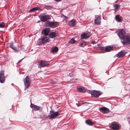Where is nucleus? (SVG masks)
Here are the masks:
<instances>
[{"instance_id":"f257e3e1","label":"nucleus","mask_w":130,"mask_h":130,"mask_svg":"<svg viewBox=\"0 0 130 130\" xmlns=\"http://www.w3.org/2000/svg\"><path fill=\"white\" fill-rule=\"evenodd\" d=\"M60 112V111L55 112L53 110H50V115L48 116V117H50L48 119H51L56 118L57 116L61 115V113Z\"/></svg>"},{"instance_id":"f03ea898","label":"nucleus","mask_w":130,"mask_h":130,"mask_svg":"<svg viewBox=\"0 0 130 130\" xmlns=\"http://www.w3.org/2000/svg\"><path fill=\"white\" fill-rule=\"evenodd\" d=\"M45 24L46 26L54 27H57L58 25V23L57 22H50L48 21H46L45 23Z\"/></svg>"},{"instance_id":"7ed1b4c3","label":"nucleus","mask_w":130,"mask_h":130,"mask_svg":"<svg viewBox=\"0 0 130 130\" xmlns=\"http://www.w3.org/2000/svg\"><path fill=\"white\" fill-rule=\"evenodd\" d=\"M122 41L121 42L123 44H130V36L129 35H125L122 39Z\"/></svg>"},{"instance_id":"20e7f679","label":"nucleus","mask_w":130,"mask_h":130,"mask_svg":"<svg viewBox=\"0 0 130 130\" xmlns=\"http://www.w3.org/2000/svg\"><path fill=\"white\" fill-rule=\"evenodd\" d=\"M49 62L44 60H41L38 62L37 63V65L39 68L42 67H45V66L49 64Z\"/></svg>"},{"instance_id":"39448f33","label":"nucleus","mask_w":130,"mask_h":130,"mask_svg":"<svg viewBox=\"0 0 130 130\" xmlns=\"http://www.w3.org/2000/svg\"><path fill=\"white\" fill-rule=\"evenodd\" d=\"M109 127L112 130H118L120 128L119 124L115 122H112L111 123Z\"/></svg>"},{"instance_id":"423d86ee","label":"nucleus","mask_w":130,"mask_h":130,"mask_svg":"<svg viewBox=\"0 0 130 130\" xmlns=\"http://www.w3.org/2000/svg\"><path fill=\"white\" fill-rule=\"evenodd\" d=\"M24 84L25 86V89L28 88L29 86L31 79L28 76H27L24 80Z\"/></svg>"},{"instance_id":"0eeeda50","label":"nucleus","mask_w":130,"mask_h":130,"mask_svg":"<svg viewBox=\"0 0 130 130\" xmlns=\"http://www.w3.org/2000/svg\"><path fill=\"white\" fill-rule=\"evenodd\" d=\"M102 93V92L99 91L94 90L92 92L91 94L92 96L96 98H98Z\"/></svg>"},{"instance_id":"6e6552de","label":"nucleus","mask_w":130,"mask_h":130,"mask_svg":"<svg viewBox=\"0 0 130 130\" xmlns=\"http://www.w3.org/2000/svg\"><path fill=\"white\" fill-rule=\"evenodd\" d=\"M125 32L123 29L120 30L118 34V35L120 39H122L125 36Z\"/></svg>"},{"instance_id":"1a4fd4ad","label":"nucleus","mask_w":130,"mask_h":130,"mask_svg":"<svg viewBox=\"0 0 130 130\" xmlns=\"http://www.w3.org/2000/svg\"><path fill=\"white\" fill-rule=\"evenodd\" d=\"M31 107L33 110L35 111L39 110L40 111H41L42 110V108L41 107L38 106L34 104H31Z\"/></svg>"},{"instance_id":"9d476101","label":"nucleus","mask_w":130,"mask_h":130,"mask_svg":"<svg viewBox=\"0 0 130 130\" xmlns=\"http://www.w3.org/2000/svg\"><path fill=\"white\" fill-rule=\"evenodd\" d=\"M95 19L94 20L95 23L97 25L100 24L101 23V16L99 15L95 16Z\"/></svg>"},{"instance_id":"9b49d317","label":"nucleus","mask_w":130,"mask_h":130,"mask_svg":"<svg viewBox=\"0 0 130 130\" xmlns=\"http://www.w3.org/2000/svg\"><path fill=\"white\" fill-rule=\"evenodd\" d=\"M50 16L48 15H44L41 17V21L43 22H45L47 21V20L50 19Z\"/></svg>"},{"instance_id":"f8f14e48","label":"nucleus","mask_w":130,"mask_h":130,"mask_svg":"<svg viewBox=\"0 0 130 130\" xmlns=\"http://www.w3.org/2000/svg\"><path fill=\"white\" fill-rule=\"evenodd\" d=\"M100 109L101 112L104 114L107 113L109 112V109L106 107H102Z\"/></svg>"},{"instance_id":"ddd939ff","label":"nucleus","mask_w":130,"mask_h":130,"mask_svg":"<svg viewBox=\"0 0 130 130\" xmlns=\"http://www.w3.org/2000/svg\"><path fill=\"white\" fill-rule=\"evenodd\" d=\"M50 30V29L49 28H46L42 30V34L44 35L45 36H47L48 35Z\"/></svg>"},{"instance_id":"4468645a","label":"nucleus","mask_w":130,"mask_h":130,"mask_svg":"<svg viewBox=\"0 0 130 130\" xmlns=\"http://www.w3.org/2000/svg\"><path fill=\"white\" fill-rule=\"evenodd\" d=\"M5 77L3 72H0V82L1 83H4L5 80Z\"/></svg>"},{"instance_id":"2eb2a0df","label":"nucleus","mask_w":130,"mask_h":130,"mask_svg":"<svg viewBox=\"0 0 130 130\" xmlns=\"http://www.w3.org/2000/svg\"><path fill=\"white\" fill-rule=\"evenodd\" d=\"M125 53L124 52L121 51L119 52L116 55V56L117 57L119 58L121 57H123L125 56Z\"/></svg>"},{"instance_id":"dca6fc26","label":"nucleus","mask_w":130,"mask_h":130,"mask_svg":"<svg viewBox=\"0 0 130 130\" xmlns=\"http://www.w3.org/2000/svg\"><path fill=\"white\" fill-rule=\"evenodd\" d=\"M42 44H43L48 41V38L47 37H43L41 39Z\"/></svg>"},{"instance_id":"f3484780","label":"nucleus","mask_w":130,"mask_h":130,"mask_svg":"<svg viewBox=\"0 0 130 130\" xmlns=\"http://www.w3.org/2000/svg\"><path fill=\"white\" fill-rule=\"evenodd\" d=\"M89 43V42H87L85 41H83L79 43V45L81 47H84L86 45H87Z\"/></svg>"},{"instance_id":"a211bd4d","label":"nucleus","mask_w":130,"mask_h":130,"mask_svg":"<svg viewBox=\"0 0 130 130\" xmlns=\"http://www.w3.org/2000/svg\"><path fill=\"white\" fill-rule=\"evenodd\" d=\"M10 47L12 49L14 50V52H17L18 51V50L17 48L13 46V44L12 43H11L10 45Z\"/></svg>"},{"instance_id":"6ab92c4d","label":"nucleus","mask_w":130,"mask_h":130,"mask_svg":"<svg viewBox=\"0 0 130 130\" xmlns=\"http://www.w3.org/2000/svg\"><path fill=\"white\" fill-rule=\"evenodd\" d=\"M75 22L74 20L70 21L69 23V25L70 26H74L75 25Z\"/></svg>"},{"instance_id":"aec40b11","label":"nucleus","mask_w":130,"mask_h":130,"mask_svg":"<svg viewBox=\"0 0 130 130\" xmlns=\"http://www.w3.org/2000/svg\"><path fill=\"white\" fill-rule=\"evenodd\" d=\"M121 18V17L120 15H116L115 17V19L118 22H121L122 21Z\"/></svg>"},{"instance_id":"412c9836","label":"nucleus","mask_w":130,"mask_h":130,"mask_svg":"<svg viewBox=\"0 0 130 130\" xmlns=\"http://www.w3.org/2000/svg\"><path fill=\"white\" fill-rule=\"evenodd\" d=\"M56 36V33L55 32H52L50 33L49 37L51 38H53L55 37Z\"/></svg>"},{"instance_id":"4be33fe9","label":"nucleus","mask_w":130,"mask_h":130,"mask_svg":"<svg viewBox=\"0 0 130 130\" xmlns=\"http://www.w3.org/2000/svg\"><path fill=\"white\" fill-rule=\"evenodd\" d=\"M39 9L38 7H35L32 8L31 9H30L29 11V12L31 13L32 12H34L36 10H38Z\"/></svg>"},{"instance_id":"5701e85b","label":"nucleus","mask_w":130,"mask_h":130,"mask_svg":"<svg viewBox=\"0 0 130 130\" xmlns=\"http://www.w3.org/2000/svg\"><path fill=\"white\" fill-rule=\"evenodd\" d=\"M58 50V48L57 47L54 46L52 48L51 50V51L53 53L57 52Z\"/></svg>"},{"instance_id":"b1692460","label":"nucleus","mask_w":130,"mask_h":130,"mask_svg":"<svg viewBox=\"0 0 130 130\" xmlns=\"http://www.w3.org/2000/svg\"><path fill=\"white\" fill-rule=\"evenodd\" d=\"M113 49V47L111 46H107L105 48V51L106 52H109L112 50Z\"/></svg>"},{"instance_id":"393cba45","label":"nucleus","mask_w":130,"mask_h":130,"mask_svg":"<svg viewBox=\"0 0 130 130\" xmlns=\"http://www.w3.org/2000/svg\"><path fill=\"white\" fill-rule=\"evenodd\" d=\"M86 123L89 125H92L93 124V122H91L90 120H87L86 121Z\"/></svg>"},{"instance_id":"a878e982","label":"nucleus","mask_w":130,"mask_h":130,"mask_svg":"<svg viewBox=\"0 0 130 130\" xmlns=\"http://www.w3.org/2000/svg\"><path fill=\"white\" fill-rule=\"evenodd\" d=\"M88 103L87 102H84V103H82V102H79V103L77 105L78 106H80L82 104H84V105L87 106L88 105Z\"/></svg>"},{"instance_id":"bb28decb","label":"nucleus","mask_w":130,"mask_h":130,"mask_svg":"<svg viewBox=\"0 0 130 130\" xmlns=\"http://www.w3.org/2000/svg\"><path fill=\"white\" fill-rule=\"evenodd\" d=\"M86 35L85 34H84L81 35L80 38L82 39H86Z\"/></svg>"},{"instance_id":"cd10ccee","label":"nucleus","mask_w":130,"mask_h":130,"mask_svg":"<svg viewBox=\"0 0 130 130\" xmlns=\"http://www.w3.org/2000/svg\"><path fill=\"white\" fill-rule=\"evenodd\" d=\"M76 41L74 40V39L72 38L68 42L69 43H73L75 42Z\"/></svg>"},{"instance_id":"c85d7f7f","label":"nucleus","mask_w":130,"mask_h":130,"mask_svg":"<svg viewBox=\"0 0 130 130\" xmlns=\"http://www.w3.org/2000/svg\"><path fill=\"white\" fill-rule=\"evenodd\" d=\"M77 89L80 92H84V90L81 88H78Z\"/></svg>"},{"instance_id":"c756f323","label":"nucleus","mask_w":130,"mask_h":130,"mask_svg":"<svg viewBox=\"0 0 130 130\" xmlns=\"http://www.w3.org/2000/svg\"><path fill=\"white\" fill-rule=\"evenodd\" d=\"M52 7L51 6L48 5V6H46L45 5L44 6V8L45 9H46L47 10L49 9H50Z\"/></svg>"},{"instance_id":"7c9ffc66","label":"nucleus","mask_w":130,"mask_h":130,"mask_svg":"<svg viewBox=\"0 0 130 130\" xmlns=\"http://www.w3.org/2000/svg\"><path fill=\"white\" fill-rule=\"evenodd\" d=\"M119 5L117 4H116L114 5V7L115 10H116L118 8Z\"/></svg>"},{"instance_id":"2f4dec72","label":"nucleus","mask_w":130,"mask_h":130,"mask_svg":"<svg viewBox=\"0 0 130 130\" xmlns=\"http://www.w3.org/2000/svg\"><path fill=\"white\" fill-rule=\"evenodd\" d=\"M5 26V24L4 23L0 24V27H3Z\"/></svg>"},{"instance_id":"473e14b6","label":"nucleus","mask_w":130,"mask_h":130,"mask_svg":"<svg viewBox=\"0 0 130 130\" xmlns=\"http://www.w3.org/2000/svg\"><path fill=\"white\" fill-rule=\"evenodd\" d=\"M41 118H46L47 117L46 115H44L43 113H42V115L41 116Z\"/></svg>"},{"instance_id":"72a5a7b5","label":"nucleus","mask_w":130,"mask_h":130,"mask_svg":"<svg viewBox=\"0 0 130 130\" xmlns=\"http://www.w3.org/2000/svg\"><path fill=\"white\" fill-rule=\"evenodd\" d=\"M86 38L87 39L88 38H89L91 36V35L90 34H89L88 35L87 34H86Z\"/></svg>"},{"instance_id":"f704fd0d","label":"nucleus","mask_w":130,"mask_h":130,"mask_svg":"<svg viewBox=\"0 0 130 130\" xmlns=\"http://www.w3.org/2000/svg\"><path fill=\"white\" fill-rule=\"evenodd\" d=\"M77 80V79H72L71 80L73 82H76L75 80Z\"/></svg>"},{"instance_id":"c9c22d12","label":"nucleus","mask_w":130,"mask_h":130,"mask_svg":"<svg viewBox=\"0 0 130 130\" xmlns=\"http://www.w3.org/2000/svg\"><path fill=\"white\" fill-rule=\"evenodd\" d=\"M91 43L93 44H94L95 43V42L94 41H92L91 42Z\"/></svg>"},{"instance_id":"e433bc0d","label":"nucleus","mask_w":130,"mask_h":130,"mask_svg":"<svg viewBox=\"0 0 130 130\" xmlns=\"http://www.w3.org/2000/svg\"><path fill=\"white\" fill-rule=\"evenodd\" d=\"M24 58H23V59H22L21 60H20V61H19L18 62V63H19V62H21V61L24 59Z\"/></svg>"},{"instance_id":"4c0bfd02","label":"nucleus","mask_w":130,"mask_h":130,"mask_svg":"<svg viewBox=\"0 0 130 130\" xmlns=\"http://www.w3.org/2000/svg\"><path fill=\"white\" fill-rule=\"evenodd\" d=\"M64 18H66V19H67V18H68L67 17L65 16H64Z\"/></svg>"},{"instance_id":"58836bf2","label":"nucleus","mask_w":130,"mask_h":130,"mask_svg":"<svg viewBox=\"0 0 130 130\" xmlns=\"http://www.w3.org/2000/svg\"><path fill=\"white\" fill-rule=\"evenodd\" d=\"M56 2H59L61 1V0H55Z\"/></svg>"},{"instance_id":"ea45409f","label":"nucleus","mask_w":130,"mask_h":130,"mask_svg":"<svg viewBox=\"0 0 130 130\" xmlns=\"http://www.w3.org/2000/svg\"><path fill=\"white\" fill-rule=\"evenodd\" d=\"M13 84V83H12V84H11V85H12Z\"/></svg>"}]
</instances>
